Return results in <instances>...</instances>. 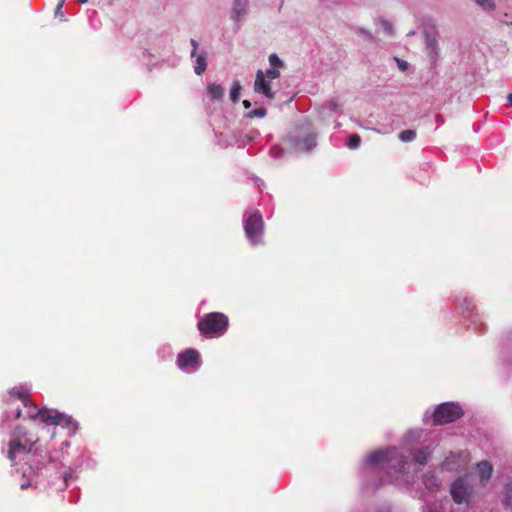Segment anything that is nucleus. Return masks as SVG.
Listing matches in <instances>:
<instances>
[{
    "mask_svg": "<svg viewBox=\"0 0 512 512\" xmlns=\"http://www.w3.org/2000/svg\"><path fill=\"white\" fill-rule=\"evenodd\" d=\"M416 138V132L412 129L403 130L399 133L402 142H411Z\"/></svg>",
    "mask_w": 512,
    "mask_h": 512,
    "instance_id": "obj_23",
    "label": "nucleus"
},
{
    "mask_svg": "<svg viewBox=\"0 0 512 512\" xmlns=\"http://www.w3.org/2000/svg\"><path fill=\"white\" fill-rule=\"evenodd\" d=\"M21 415V410L19 408H17L15 411H14V419H18Z\"/></svg>",
    "mask_w": 512,
    "mask_h": 512,
    "instance_id": "obj_33",
    "label": "nucleus"
},
{
    "mask_svg": "<svg viewBox=\"0 0 512 512\" xmlns=\"http://www.w3.org/2000/svg\"><path fill=\"white\" fill-rule=\"evenodd\" d=\"M243 106L245 109H249L251 107V103L248 100L243 101Z\"/></svg>",
    "mask_w": 512,
    "mask_h": 512,
    "instance_id": "obj_34",
    "label": "nucleus"
},
{
    "mask_svg": "<svg viewBox=\"0 0 512 512\" xmlns=\"http://www.w3.org/2000/svg\"><path fill=\"white\" fill-rule=\"evenodd\" d=\"M395 62L397 64V67L399 68V70L404 72L408 69L409 64L407 61L396 57Z\"/></svg>",
    "mask_w": 512,
    "mask_h": 512,
    "instance_id": "obj_30",
    "label": "nucleus"
},
{
    "mask_svg": "<svg viewBox=\"0 0 512 512\" xmlns=\"http://www.w3.org/2000/svg\"><path fill=\"white\" fill-rule=\"evenodd\" d=\"M268 61L272 68L283 69L285 67L284 62L275 53L269 55Z\"/></svg>",
    "mask_w": 512,
    "mask_h": 512,
    "instance_id": "obj_22",
    "label": "nucleus"
},
{
    "mask_svg": "<svg viewBox=\"0 0 512 512\" xmlns=\"http://www.w3.org/2000/svg\"><path fill=\"white\" fill-rule=\"evenodd\" d=\"M207 91L213 100L221 101L224 97V88L220 84H209L207 86Z\"/></svg>",
    "mask_w": 512,
    "mask_h": 512,
    "instance_id": "obj_15",
    "label": "nucleus"
},
{
    "mask_svg": "<svg viewBox=\"0 0 512 512\" xmlns=\"http://www.w3.org/2000/svg\"><path fill=\"white\" fill-rule=\"evenodd\" d=\"M508 25L512 26V22H507Z\"/></svg>",
    "mask_w": 512,
    "mask_h": 512,
    "instance_id": "obj_41",
    "label": "nucleus"
},
{
    "mask_svg": "<svg viewBox=\"0 0 512 512\" xmlns=\"http://www.w3.org/2000/svg\"><path fill=\"white\" fill-rule=\"evenodd\" d=\"M431 454L432 449L425 447L415 454L414 461L420 465H425L430 460Z\"/></svg>",
    "mask_w": 512,
    "mask_h": 512,
    "instance_id": "obj_17",
    "label": "nucleus"
},
{
    "mask_svg": "<svg viewBox=\"0 0 512 512\" xmlns=\"http://www.w3.org/2000/svg\"><path fill=\"white\" fill-rule=\"evenodd\" d=\"M18 397L21 399L25 407H27L26 416L31 420H40L47 425H62L70 428L72 432L76 430V423L68 415L60 413L53 409H38L36 406L29 404L27 393H18Z\"/></svg>",
    "mask_w": 512,
    "mask_h": 512,
    "instance_id": "obj_1",
    "label": "nucleus"
},
{
    "mask_svg": "<svg viewBox=\"0 0 512 512\" xmlns=\"http://www.w3.org/2000/svg\"><path fill=\"white\" fill-rule=\"evenodd\" d=\"M483 10L493 11L496 5L493 0H474Z\"/></svg>",
    "mask_w": 512,
    "mask_h": 512,
    "instance_id": "obj_25",
    "label": "nucleus"
},
{
    "mask_svg": "<svg viewBox=\"0 0 512 512\" xmlns=\"http://www.w3.org/2000/svg\"><path fill=\"white\" fill-rule=\"evenodd\" d=\"M207 54L206 52H202L198 55H196V59H195V66H194V72L197 74V75H201L202 73L205 72L206 70V67H207Z\"/></svg>",
    "mask_w": 512,
    "mask_h": 512,
    "instance_id": "obj_16",
    "label": "nucleus"
},
{
    "mask_svg": "<svg viewBox=\"0 0 512 512\" xmlns=\"http://www.w3.org/2000/svg\"><path fill=\"white\" fill-rule=\"evenodd\" d=\"M253 90L255 93L262 94L269 101L276 98V92L272 88V80L265 78L261 69L256 72Z\"/></svg>",
    "mask_w": 512,
    "mask_h": 512,
    "instance_id": "obj_8",
    "label": "nucleus"
},
{
    "mask_svg": "<svg viewBox=\"0 0 512 512\" xmlns=\"http://www.w3.org/2000/svg\"><path fill=\"white\" fill-rule=\"evenodd\" d=\"M357 35L362 36L365 40L375 41L376 38L371 31L366 28L360 27L356 31Z\"/></svg>",
    "mask_w": 512,
    "mask_h": 512,
    "instance_id": "obj_27",
    "label": "nucleus"
},
{
    "mask_svg": "<svg viewBox=\"0 0 512 512\" xmlns=\"http://www.w3.org/2000/svg\"><path fill=\"white\" fill-rule=\"evenodd\" d=\"M241 89L242 86L240 84V81L234 80L230 89V99L232 100L233 103L239 101Z\"/></svg>",
    "mask_w": 512,
    "mask_h": 512,
    "instance_id": "obj_20",
    "label": "nucleus"
},
{
    "mask_svg": "<svg viewBox=\"0 0 512 512\" xmlns=\"http://www.w3.org/2000/svg\"><path fill=\"white\" fill-rule=\"evenodd\" d=\"M228 326V318L222 313H208L198 323L199 330L205 335L222 334Z\"/></svg>",
    "mask_w": 512,
    "mask_h": 512,
    "instance_id": "obj_5",
    "label": "nucleus"
},
{
    "mask_svg": "<svg viewBox=\"0 0 512 512\" xmlns=\"http://www.w3.org/2000/svg\"><path fill=\"white\" fill-rule=\"evenodd\" d=\"M20 434L19 428H16L15 430V436H18Z\"/></svg>",
    "mask_w": 512,
    "mask_h": 512,
    "instance_id": "obj_36",
    "label": "nucleus"
},
{
    "mask_svg": "<svg viewBox=\"0 0 512 512\" xmlns=\"http://www.w3.org/2000/svg\"><path fill=\"white\" fill-rule=\"evenodd\" d=\"M426 48L429 50L431 58L436 59L438 56V43L435 37L426 35L425 39Z\"/></svg>",
    "mask_w": 512,
    "mask_h": 512,
    "instance_id": "obj_19",
    "label": "nucleus"
},
{
    "mask_svg": "<svg viewBox=\"0 0 512 512\" xmlns=\"http://www.w3.org/2000/svg\"><path fill=\"white\" fill-rule=\"evenodd\" d=\"M263 76L273 81L274 79L280 77V70L277 68L270 67L266 71H263Z\"/></svg>",
    "mask_w": 512,
    "mask_h": 512,
    "instance_id": "obj_28",
    "label": "nucleus"
},
{
    "mask_svg": "<svg viewBox=\"0 0 512 512\" xmlns=\"http://www.w3.org/2000/svg\"><path fill=\"white\" fill-rule=\"evenodd\" d=\"M367 464L379 469L392 468L400 471L404 468L405 460L395 448L372 452L367 457Z\"/></svg>",
    "mask_w": 512,
    "mask_h": 512,
    "instance_id": "obj_3",
    "label": "nucleus"
},
{
    "mask_svg": "<svg viewBox=\"0 0 512 512\" xmlns=\"http://www.w3.org/2000/svg\"><path fill=\"white\" fill-rule=\"evenodd\" d=\"M332 108L335 110L336 109V104L335 103H332Z\"/></svg>",
    "mask_w": 512,
    "mask_h": 512,
    "instance_id": "obj_38",
    "label": "nucleus"
},
{
    "mask_svg": "<svg viewBox=\"0 0 512 512\" xmlns=\"http://www.w3.org/2000/svg\"><path fill=\"white\" fill-rule=\"evenodd\" d=\"M501 502L505 509L510 510L512 512V480L508 481L504 485L502 490Z\"/></svg>",
    "mask_w": 512,
    "mask_h": 512,
    "instance_id": "obj_14",
    "label": "nucleus"
},
{
    "mask_svg": "<svg viewBox=\"0 0 512 512\" xmlns=\"http://www.w3.org/2000/svg\"><path fill=\"white\" fill-rule=\"evenodd\" d=\"M477 470L479 474V483L484 487L492 476V465L488 461H481L477 463Z\"/></svg>",
    "mask_w": 512,
    "mask_h": 512,
    "instance_id": "obj_13",
    "label": "nucleus"
},
{
    "mask_svg": "<svg viewBox=\"0 0 512 512\" xmlns=\"http://www.w3.org/2000/svg\"><path fill=\"white\" fill-rule=\"evenodd\" d=\"M190 43L193 47V50L191 52V56L192 57H195L196 56V52H197V49H198V42L195 40V39H191L190 40Z\"/></svg>",
    "mask_w": 512,
    "mask_h": 512,
    "instance_id": "obj_31",
    "label": "nucleus"
},
{
    "mask_svg": "<svg viewBox=\"0 0 512 512\" xmlns=\"http://www.w3.org/2000/svg\"><path fill=\"white\" fill-rule=\"evenodd\" d=\"M423 483L427 489L434 490L439 487L440 480L435 474L428 472L423 476Z\"/></svg>",
    "mask_w": 512,
    "mask_h": 512,
    "instance_id": "obj_18",
    "label": "nucleus"
},
{
    "mask_svg": "<svg viewBox=\"0 0 512 512\" xmlns=\"http://www.w3.org/2000/svg\"><path fill=\"white\" fill-rule=\"evenodd\" d=\"M62 7H63V3H58L56 8H55V15L56 16H62Z\"/></svg>",
    "mask_w": 512,
    "mask_h": 512,
    "instance_id": "obj_32",
    "label": "nucleus"
},
{
    "mask_svg": "<svg viewBox=\"0 0 512 512\" xmlns=\"http://www.w3.org/2000/svg\"><path fill=\"white\" fill-rule=\"evenodd\" d=\"M25 487H27V484H24V483L21 484V488H25Z\"/></svg>",
    "mask_w": 512,
    "mask_h": 512,
    "instance_id": "obj_39",
    "label": "nucleus"
},
{
    "mask_svg": "<svg viewBox=\"0 0 512 512\" xmlns=\"http://www.w3.org/2000/svg\"><path fill=\"white\" fill-rule=\"evenodd\" d=\"M79 2H81L82 4H85L88 2V0H79Z\"/></svg>",
    "mask_w": 512,
    "mask_h": 512,
    "instance_id": "obj_37",
    "label": "nucleus"
},
{
    "mask_svg": "<svg viewBox=\"0 0 512 512\" xmlns=\"http://www.w3.org/2000/svg\"><path fill=\"white\" fill-rule=\"evenodd\" d=\"M420 436H421V431H418V430L409 431L406 434V440L408 442L415 441V440H418L420 438Z\"/></svg>",
    "mask_w": 512,
    "mask_h": 512,
    "instance_id": "obj_29",
    "label": "nucleus"
},
{
    "mask_svg": "<svg viewBox=\"0 0 512 512\" xmlns=\"http://www.w3.org/2000/svg\"><path fill=\"white\" fill-rule=\"evenodd\" d=\"M451 496L457 504H470L477 495L474 480L470 476L457 478L450 486Z\"/></svg>",
    "mask_w": 512,
    "mask_h": 512,
    "instance_id": "obj_4",
    "label": "nucleus"
},
{
    "mask_svg": "<svg viewBox=\"0 0 512 512\" xmlns=\"http://www.w3.org/2000/svg\"><path fill=\"white\" fill-rule=\"evenodd\" d=\"M360 143H361L360 136L358 134H353L349 137L346 145L349 149L354 150L360 146Z\"/></svg>",
    "mask_w": 512,
    "mask_h": 512,
    "instance_id": "obj_26",
    "label": "nucleus"
},
{
    "mask_svg": "<svg viewBox=\"0 0 512 512\" xmlns=\"http://www.w3.org/2000/svg\"><path fill=\"white\" fill-rule=\"evenodd\" d=\"M379 24H380L381 28L383 29L384 34L387 37L394 36L395 30H394L393 24L390 21H388L386 19H381L379 21Z\"/></svg>",
    "mask_w": 512,
    "mask_h": 512,
    "instance_id": "obj_21",
    "label": "nucleus"
},
{
    "mask_svg": "<svg viewBox=\"0 0 512 512\" xmlns=\"http://www.w3.org/2000/svg\"><path fill=\"white\" fill-rule=\"evenodd\" d=\"M263 229V219L258 212L252 213L244 221L245 234L252 245L262 242Z\"/></svg>",
    "mask_w": 512,
    "mask_h": 512,
    "instance_id": "obj_6",
    "label": "nucleus"
},
{
    "mask_svg": "<svg viewBox=\"0 0 512 512\" xmlns=\"http://www.w3.org/2000/svg\"><path fill=\"white\" fill-rule=\"evenodd\" d=\"M288 143L296 152L310 151L316 145V133L312 125L307 120L297 124L288 136Z\"/></svg>",
    "mask_w": 512,
    "mask_h": 512,
    "instance_id": "obj_2",
    "label": "nucleus"
},
{
    "mask_svg": "<svg viewBox=\"0 0 512 512\" xmlns=\"http://www.w3.org/2000/svg\"><path fill=\"white\" fill-rule=\"evenodd\" d=\"M248 12V0H234L231 7L230 18L233 22L240 23L248 15Z\"/></svg>",
    "mask_w": 512,
    "mask_h": 512,
    "instance_id": "obj_10",
    "label": "nucleus"
},
{
    "mask_svg": "<svg viewBox=\"0 0 512 512\" xmlns=\"http://www.w3.org/2000/svg\"><path fill=\"white\" fill-rule=\"evenodd\" d=\"M462 414L461 408L454 403H444L437 407L434 412V422L439 425L454 422L460 418Z\"/></svg>",
    "mask_w": 512,
    "mask_h": 512,
    "instance_id": "obj_7",
    "label": "nucleus"
},
{
    "mask_svg": "<svg viewBox=\"0 0 512 512\" xmlns=\"http://www.w3.org/2000/svg\"><path fill=\"white\" fill-rule=\"evenodd\" d=\"M199 353L194 349H188L185 352L179 354L178 356V365L180 368H185L188 366L198 368L199 366Z\"/></svg>",
    "mask_w": 512,
    "mask_h": 512,
    "instance_id": "obj_12",
    "label": "nucleus"
},
{
    "mask_svg": "<svg viewBox=\"0 0 512 512\" xmlns=\"http://www.w3.org/2000/svg\"><path fill=\"white\" fill-rule=\"evenodd\" d=\"M267 115V110L263 107L254 109L248 112L245 116L249 119L252 118H264Z\"/></svg>",
    "mask_w": 512,
    "mask_h": 512,
    "instance_id": "obj_24",
    "label": "nucleus"
},
{
    "mask_svg": "<svg viewBox=\"0 0 512 512\" xmlns=\"http://www.w3.org/2000/svg\"><path fill=\"white\" fill-rule=\"evenodd\" d=\"M30 450L31 448L27 450L26 444L21 443L19 439H12L9 442L8 458L15 463L18 458L28 457Z\"/></svg>",
    "mask_w": 512,
    "mask_h": 512,
    "instance_id": "obj_11",
    "label": "nucleus"
},
{
    "mask_svg": "<svg viewBox=\"0 0 512 512\" xmlns=\"http://www.w3.org/2000/svg\"><path fill=\"white\" fill-rule=\"evenodd\" d=\"M467 462L468 459L466 454L451 452L442 462V468L448 471H454L460 467H464Z\"/></svg>",
    "mask_w": 512,
    "mask_h": 512,
    "instance_id": "obj_9",
    "label": "nucleus"
},
{
    "mask_svg": "<svg viewBox=\"0 0 512 512\" xmlns=\"http://www.w3.org/2000/svg\"><path fill=\"white\" fill-rule=\"evenodd\" d=\"M507 99L510 102V104L512 105V93L508 94Z\"/></svg>",
    "mask_w": 512,
    "mask_h": 512,
    "instance_id": "obj_35",
    "label": "nucleus"
},
{
    "mask_svg": "<svg viewBox=\"0 0 512 512\" xmlns=\"http://www.w3.org/2000/svg\"><path fill=\"white\" fill-rule=\"evenodd\" d=\"M65 0H59L58 3H63L64 4Z\"/></svg>",
    "mask_w": 512,
    "mask_h": 512,
    "instance_id": "obj_40",
    "label": "nucleus"
}]
</instances>
